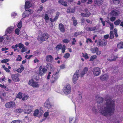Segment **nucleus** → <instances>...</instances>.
I'll use <instances>...</instances> for the list:
<instances>
[{
    "label": "nucleus",
    "mask_w": 123,
    "mask_h": 123,
    "mask_svg": "<svg viewBox=\"0 0 123 123\" xmlns=\"http://www.w3.org/2000/svg\"><path fill=\"white\" fill-rule=\"evenodd\" d=\"M59 3L60 4L66 6L67 5V3L63 0H59L58 1Z\"/></svg>",
    "instance_id": "33"
},
{
    "label": "nucleus",
    "mask_w": 123,
    "mask_h": 123,
    "mask_svg": "<svg viewBox=\"0 0 123 123\" xmlns=\"http://www.w3.org/2000/svg\"><path fill=\"white\" fill-rule=\"evenodd\" d=\"M79 72V71L78 70H77L73 76L72 81L74 84L76 83L77 81L78 78V73Z\"/></svg>",
    "instance_id": "11"
},
{
    "label": "nucleus",
    "mask_w": 123,
    "mask_h": 123,
    "mask_svg": "<svg viewBox=\"0 0 123 123\" xmlns=\"http://www.w3.org/2000/svg\"><path fill=\"white\" fill-rule=\"evenodd\" d=\"M59 27L60 31L62 32H64L65 31V28L64 25L62 24H59Z\"/></svg>",
    "instance_id": "25"
},
{
    "label": "nucleus",
    "mask_w": 123,
    "mask_h": 123,
    "mask_svg": "<svg viewBox=\"0 0 123 123\" xmlns=\"http://www.w3.org/2000/svg\"><path fill=\"white\" fill-rule=\"evenodd\" d=\"M110 28L111 30H112L114 28L113 24L112 23H110Z\"/></svg>",
    "instance_id": "61"
},
{
    "label": "nucleus",
    "mask_w": 123,
    "mask_h": 123,
    "mask_svg": "<svg viewBox=\"0 0 123 123\" xmlns=\"http://www.w3.org/2000/svg\"><path fill=\"white\" fill-rule=\"evenodd\" d=\"M43 113V111L42 110H39L38 109H36L34 112L33 116L35 117H40Z\"/></svg>",
    "instance_id": "4"
},
{
    "label": "nucleus",
    "mask_w": 123,
    "mask_h": 123,
    "mask_svg": "<svg viewBox=\"0 0 123 123\" xmlns=\"http://www.w3.org/2000/svg\"><path fill=\"white\" fill-rule=\"evenodd\" d=\"M22 93L21 92H19L17 96V97L20 99H21L22 98Z\"/></svg>",
    "instance_id": "45"
},
{
    "label": "nucleus",
    "mask_w": 123,
    "mask_h": 123,
    "mask_svg": "<svg viewBox=\"0 0 123 123\" xmlns=\"http://www.w3.org/2000/svg\"><path fill=\"white\" fill-rule=\"evenodd\" d=\"M5 36L6 37V39L8 40H10L13 39V38L12 36L11 35H7V36Z\"/></svg>",
    "instance_id": "31"
},
{
    "label": "nucleus",
    "mask_w": 123,
    "mask_h": 123,
    "mask_svg": "<svg viewBox=\"0 0 123 123\" xmlns=\"http://www.w3.org/2000/svg\"><path fill=\"white\" fill-rule=\"evenodd\" d=\"M109 14L111 15L112 16L116 17L119 15L120 13L119 11L117 10H112L111 13H109Z\"/></svg>",
    "instance_id": "15"
},
{
    "label": "nucleus",
    "mask_w": 123,
    "mask_h": 123,
    "mask_svg": "<svg viewBox=\"0 0 123 123\" xmlns=\"http://www.w3.org/2000/svg\"><path fill=\"white\" fill-rule=\"evenodd\" d=\"M67 11L68 13H73L74 12V10L73 9L68 8Z\"/></svg>",
    "instance_id": "36"
},
{
    "label": "nucleus",
    "mask_w": 123,
    "mask_h": 123,
    "mask_svg": "<svg viewBox=\"0 0 123 123\" xmlns=\"http://www.w3.org/2000/svg\"><path fill=\"white\" fill-rule=\"evenodd\" d=\"M65 48L66 46L65 45H63L62 46V48H61L62 50V53H63L65 52Z\"/></svg>",
    "instance_id": "59"
},
{
    "label": "nucleus",
    "mask_w": 123,
    "mask_h": 123,
    "mask_svg": "<svg viewBox=\"0 0 123 123\" xmlns=\"http://www.w3.org/2000/svg\"><path fill=\"white\" fill-rule=\"evenodd\" d=\"M22 58L20 55H18L17 57V58L16 60L18 61H21Z\"/></svg>",
    "instance_id": "56"
},
{
    "label": "nucleus",
    "mask_w": 123,
    "mask_h": 123,
    "mask_svg": "<svg viewBox=\"0 0 123 123\" xmlns=\"http://www.w3.org/2000/svg\"><path fill=\"white\" fill-rule=\"evenodd\" d=\"M53 60V56L51 55H48L46 57V60L49 62H52Z\"/></svg>",
    "instance_id": "19"
},
{
    "label": "nucleus",
    "mask_w": 123,
    "mask_h": 123,
    "mask_svg": "<svg viewBox=\"0 0 123 123\" xmlns=\"http://www.w3.org/2000/svg\"><path fill=\"white\" fill-rule=\"evenodd\" d=\"M43 17L44 19H45V22L46 23H47L49 19V17L48 15L47 14H45V15H44Z\"/></svg>",
    "instance_id": "35"
},
{
    "label": "nucleus",
    "mask_w": 123,
    "mask_h": 123,
    "mask_svg": "<svg viewBox=\"0 0 123 123\" xmlns=\"http://www.w3.org/2000/svg\"><path fill=\"white\" fill-rule=\"evenodd\" d=\"M12 26L9 27L6 29L5 31V34L4 36H7V35L9 34L12 32L13 29Z\"/></svg>",
    "instance_id": "14"
},
{
    "label": "nucleus",
    "mask_w": 123,
    "mask_h": 123,
    "mask_svg": "<svg viewBox=\"0 0 123 123\" xmlns=\"http://www.w3.org/2000/svg\"><path fill=\"white\" fill-rule=\"evenodd\" d=\"M24 69V68L23 65H22L20 66V68L18 69L17 71L19 73H21Z\"/></svg>",
    "instance_id": "34"
},
{
    "label": "nucleus",
    "mask_w": 123,
    "mask_h": 123,
    "mask_svg": "<svg viewBox=\"0 0 123 123\" xmlns=\"http://www.w3.org/2000/svg\"><path fill=\"white\" fill-rule=\"evenodd\" d=\"M29 96L28 95H25L24 96H23L22 98V100H26L28 98Z\"/></svg>",
    "instance_id": "39"
},
{
    "label": "nucleus",
    "mask_w": 123,
    "mask_h": 123,
    "mask_svg": "<svg viewBox=\"0 0 123 123\" xmlns=\"http://www.w3.org/2000/svg\"><path fill=\"white\" fill-rule=\"evenodd\" d=\"M44 106L45 108L48 109H50L52 107V105L49 99L46 100L44 103Z\"/></svg>",
    "instance_id": "13"
},
{
    "label": "nucleus",
    "mask_w": 123,
    "mask_h": 123,
    "mask_svg": "<svg viewBox=\"0 0 123 123\" xmlns=\"http://www.w3.org/2000/svg\"><path fill=\"white\" fill-rule=\"evenodd\" d=\"M106 44V41L102 39L99 40L97 44L99 46H105Z\"/></svg>",
    "instance_id": "16"
},
{
    "label": "nucleus",
    "mask_w": 123,
    "mask_h": 123,
    "mask_svg": "<svg viewBox=\"0 0 123 123\" xmlns=\"http://www.w3.org/2000/svg\"><path fill=\"white\" fill-rule=\"evenodd\" d=\"M96 29L95 27H90L86 28V30L88 31H92L95 30Z\"/></svg>",
    "instance_id": "29"
},
{
    "label": "nucleus",
    "mask_w": 123,
    "mask_h": 123,
    "mask_svg": "<svg viewBox=\"0 0 123 123\" xmlns=\"http://www.w3.org/2000/svg\"><path fill=\"white\" fill-rule=\"evenodd\" d=\"M0 87H1L2 88L5 89L6 91L8 90L6 86L4 84L3 85L0 84Z\"/></svg>",
    "instance_id": "37"
},
{
    "label": "nucleus",
    "mask_w": 123,
    "mask_h": 123,
    "mask_svg": "<svg viewBox=\"0 0 123 123\" xmlns=\"http://www.w3.org/2000/svg\"><path fill=\"white\" fill-rule=\"evenodd\" d=\"M21 121L18 120H16L12 121L11 123H20Z\"/></svg>",
    "instance_id": "55"
},
{
    "label": "nucleus",
    "mask_w": 123,
    "mask_h": 123,
    "mask_svg": "<svg viewBox=\"0 0 123 123\" xmlns=\"http://www.w3.org/2000/svg\"><path fill=\"white\" fill-rule=\"evenodd\" d=\"M49 112L48 111L44 113V116L46 118L49 115Z\"/></svg>",
    "instance_id": "57"
},
{
    "label": "nucleus",
    "mask_w": 123,
    "mask_h": 123,
    "mask_svg": "<svg viewBox=\"0 0 123 123\" xmlns=\"http://www.w3.org/2000/svg\"><path fill=\"white\" fill-rule=\"evenodd\" d=\"M117 47L119 49H123V42H119L117 45Z\"/></svg>",
    "instance_id": "27"
},
{
    "label": "nucleus",
    "mask_w": 123,
    "mask_h": 123,
    "mask_svg": "<svg viewBox=\"0 0 123 123\" xmlns=\"http://www.w3.org/2000/svg\"><path fill=\"white\" fill-rule=\"evenodd\" d=\"M59 71L56 72L55 74H53L52 75L51 79V81L52 83H53L55 82L58 78V74Z\"/></svg>",
    "instance_id": "12"
},
{
    "label": "nucleus",
    "mask_w": 123,
    "mask_h": 123,
    "mask_svg": "<svg viewBox=\"0 0 123 123\" xmlns=\"http://www.w3.org/2000/svg\"><path fill=\"white\" fill-rule=\"evenodd\" d=\"M62 45L61 44H59L57 45L56 48V49L57 50H59L61 49Z\"/></svg>",
    "instance_id": "50"
},
{
    "label": "nucleus",
    "mask_w": 123,
    "mask_h": 123,
    "mask_svg": "<svg viewBox=\"0 0 123 123\" xmlns=\"http://www.w3.org/2000/svg\"><path fill=\"white\" fill-rule=\"evenodd\" d=\"M25 10V11L22 15V16L23 18H25L28 16L33 12V10L31 9H29L28 10Z\"/></svg>",
    "instance_id": "10"
},
{
    "label": "nucleus",
    "mask_w": 123,
    "mask_h": 123,
    "mask_svg": "<svg viewBox=\"0 0 123 123\" xmlns=\"http://www.w3.org/2000/svg\"><path fill=\"white\" fill-rule=\"evenodd\" d=\"M82 98V96L81 95L79 96L78 97H77L76 98V101L78 102H80Z\"/></svg>",
    "instance_id": "49"
},
{
    "label": "nucleus",
    "mask_w": 123,
    "mask_h": 123,
    "mask_svg": "<svg viewBox=\"0 0 123 123\" xmlns=\"http://www.w3.org/2000/svg\"><path fill=\"white\" fill-rule=\"evenodd\" d=\"M46 67L48 69L52 71H53L54 70V68L53 66L50 63H48L46 66Z\"/></svg>",
    "instance_id": "21"
},
{
    "label": "nucleus",
    "mask_w": 123,
    "mask_h": 123,
    "mask_svg": "<svg viewBox=\"0 0 123 123\" xmlns=\"http://www.w3.org/2000/svg\"><path fill=\"white\" fill-rule=\"evenodd\" d=\"M49 36L47 33L42 34L40 37V40L42 41H46L49 37Z\"/></svg>",
    "instance_id": "9"
},
{
    "label": "nucleus",
    "mask_w": 123,
    "mask_h": 123,
    "mask_svg": "<svg viewBox=\"0 0 123 123\" xmlns=\"http://www.w3.org/2000/svg\"><path fill=\"white\" fill-rule=\"evenodd\" d=\"M7 96H6V94L4 92H0V98L2 100H7Z\"/></svg>",
    "instance_id": "17"
},
{
    "label": "nucleus",
    "mask_w": 123,
    "mask_h": 123,
    "mask_svg": "<svg viewBox=\"0 0 123 123\" xmlns=\"http://www.w3.org/2000/svg\"><path fill=\"white\" fill-rule=\"evenodd\" d=\"M17 14L16 12H12L11 13V16L12 17L14 18L17 16Z\"/></svg>",
    "instance_id": "48"
},
{
    "label": "nucleus",
    "mask_w": 123,
    "mask_h": 123,
    "mask_svg": "<svg viewBox=\"0 0 123 123\" xmlns=\"http://www.w3.org/2000/svg\"><path fill=\"white\" fill-rule=\"evenodd\" d=\"M105 104L99 106L98 109L100 112L105 116H110L113 113L115 110V105L114 102L110 98L106 99Z\"/></svg>",
    "instance_id": "1"
},
{
    "label": "nucleus",
    "mask_w": 123,
    "mask_h": 123,
    "mask_svg": "<svg viewBox=\"0 0 123 123\" xmlns=\"http://www.w3.org/2000/svg\"><path fill=\"white\" fill-rule=\"evenodd\" d=\"M12 78L13 80L16 82H18L19 81V79L17 74H13L12 75Z\"/></svg>",
    "instance_id": "18"
},
{
    "label": "nucleus",
    "mask_w": 123,
    "mask_h": 123,
    "mask_svg": "<svg viewBox=\"0 0 123 123\" xmlns=\"http://www.w3.org/2000/svg\"><path fill=\"white\" fill-rule=\"evenodd\" d=\"M24 109L23 110L21 109H17L15 111V112L18 113H21L24 111L25 114H29L32 111V107L30 105H25L24 106Z\"/></svg>",
    "instance_id": "2"
},
{
    "label": "nucleus",
    "mask_w": 123,
    "mask_h": 123,
    "mask_svg": "<svg viewBox=\"0 0 123 123\" xmlns=\"http://www.w3.org/2000/svg\"><path fill=\"white\" fill-rule=\"evenodd\" d=\"M110 38L111 39H112L114 37V34L112 31H111L110 33Z\"/></svg>",
    "instance_id": "51"
},
{
    "label": "nucleus",
    "mask_w": 123,
    "mask_h": 123,
    "mask_svg": "<svg viewBox=\"0 0 123 123\" xmlns=\"http://www.w3.org/2000/svg\"><path fill=\"white\" fill-rule=\"evenodd\" d=\"M20 31V30L19 29L17 28L15 30V33L17 35H19V34Z\"/></svg>",
    "instance_id": "52"
},
{
    "label": "nucleus",
    "mask_w": 123,
    "mask_h": 123,
    "mask_svg": "<svg viewBox=\"0 0 123 123\" xmlns=\"http://www.w3.org/2000/svg\"><path fill=\"white\" fill-rule=\"evenodd\" d=\"M81 34V33L79 32H75L74 34V36L76 37L77 36L80 35Z\"/></svg>",
    "instance_id": "63"
},
{
    "label": "nucleus",
    "mask_w": 123,
    "mask_h": 123,
    "mask_svg": "<svg viewBox=\"0 0 123 123\" xmlns=\"http://www.w3.org/2000/svg\"><path fill=\"white\" fill-rule=\"evenodd\" d=\"M113 16H112L111 15H110V14H109L107 17V18L108 19H109L110 17V19L111 21H114L116 19L115 17H113Z\"/></svg>",
    "instance_id": "28"
},
{
    "label": "nucleus",
    "mask_w": 123,
    "mask_h": 123,
    "mask_svg": "<svg viewBox=\"0 0 123 123\" xmlns=\"http://www.w3.org/2000/svg\"><path fill=\"white\" fill-rule=\"evenodd\" d=\"M22 23L21 22H20L18 23L17 26L18 28H21L22 27Z\"/></svg>",
    "instance_id": "58"
},
{
    "label": "nucleus",
    "mask_w": 123,
    "mask_h": 123,
    "mask_svg": "<svg viewBox=\"0 0 123 123\" xmlns=\"http://www.w3.org/2000/svg\"><path fill=\"white\" fill-rule=\"evenodd\" d=\"M9 60L8 59H3L1 61V62L2 63H6L8 62Z\"/></svg>",
    "instance_id": "53"
},
{
    "label": "nucleus",
    "mask_w": 123,
    "mask_h": 123,
    "mask_svg": "<svg viewBox=\"0 0 123 123\" xmlns=\"http://www.w3.org/2000/svg\"><path fill=\"white\" fill-rule=\"evenodd\" d=\"M97 58V56L96 55H94L91 56L90 60V61H92Z\"/></svg>",
    "instance_id": "38"
},
{
    "label": "nucleus",
    "mask_w": 123,
    "mask_h": 123,
    "mask_svg": "<svg viewBox=\"0 0 123 123\" xmlns=\"http://www.w3.org/2000/svg\"><path fill=\"white\" fill-rule=\"evenodd\" d=\"M100 20L101 21V22L102 23L103 25V26H105V22L103 20V19L102 18H100Z\"/></svg>",
    "instance_id": "62"
},
{
    "label": "nucleus",
    "mask_w": 123,
    "mask_h": 123,
    "mask_svg": "<svg viewBox=\"0 0 123 123\" xmlns=\"http://www.w3.org/2000/svg\"><path fill=\"white\" fill-rule=\"evenodd\" d=\"M103 2V0H95L94 1L95 4L98 5H101Z\"/></svg>",
    "instance_id": "30"
},
{
    "label": "nucleus",
    "mask_w": 123,
    "mask_h": 123,
    "mask_svg": "<svg viewBox=\"0 0 123 123\" xmlns=\"http://www.w3.org/2000/svg\"><path fill=\"white\" fill-rule=\"evenodd\" d=\"M120 20L118 19L115 21L114 22V24L116 25H118L120 23Z\"/></svg>",
    "instance_id": "47"
},
{
    "label": "nucleus",
    "mask_w": 123,
    "mask_h": 123,
    "mask_svg": "<svg viewBox=\"0 0 123 123\" xmlns=\"http://www.w3.org/2000/svg\"><path fill=\"white\" fill-rule=\"evenodd\" d=\"M62 42L65 43H67L69 42V40L67 39H65L62 40Z\"/></svg>",
    "instance_id": "60"
},
{
    "label": "nucleus",
    "mask_w": 123,
    "mask_h": 123,
    "mask_svg": "<svg viewBox=\"0 0 123 123\" xmlns=\"http://www.w3.org/2000/svg\"><path fill=\"white\" fill-rule=\"evenodd\" d=\"M72 19L74 25V26H75L77 24V21L75 20V18L74 17H72Z\"/></svg>",
    "instance_id": "41"
},
{
    "label": "nucleus",
    "mask_w": 123,
    "mask_h": 123,
    "mask_svg": "<svg viewBox=\"0 0 123 123\" xmlns=\"http://www.w3.org/2000/svg\"><path fill=\"white\" fill-rule=\"evenodd\" d=\"M98 48H94L92 49L91 51L93 53H96V51L98 50Z\"/></svg>",
    "instance_id": "46"
},
{
    "label": "nucleus",
    "mask_w": 123,
    "mask_h": 123,
    "mask_svg": "<svg viewBox=\"0 0 123 123\" xmlns=\"http://www.w3.org/2000/svg\"><path fill=\"white\" fill-rule=\"evenodd\" d=\"M16 105L14 101H10L6 103L5 104L6 108H10L15 107Z\"/></svg>",
    "instance_id": "5"
},
{
    "label": "nucleus",
    "mask_w": 123,
    "mask_h": 123,
    "mask_svg": "<svg viewBox=\"0 0 123 123\" xmlns=\"http://www.w3.org/2000/svg\"><path fill=\"white\" fill-rule=\"evenodd\" d=\"M24 47H25L24 45L22 43H19L18 44V47L20 49H21Z\"/></svg>",
    "instance_id": "54"
},
{
    "label": "nucleus",
    "mask_w": 123,
    "mask_h": 123,
    "mask_svg": "<svg viewBox=\"0 0 123 123\" xmlns=\"http://www.w3.org/2000/svg\"><path fill=\"white\" fill-rule=\"evenodd\" d=\"M117 57V56H116L112 55L111 56L110 58H108L107 60L108 61L110 62L116 60Z\"/></svg>",
    "instance_id": "23"
},
{
    "label": "nucleus",
    "mask_w": 123,
    "mask_h": 123,
    "mask_svg": "<svg viewBox=\"0 0 123 123\" xmlns=\"http://www.w3.org/2000/svg\"><path fill=\"white\" fill-rule=\"evenodd\" d=\"M92 72L93 75L95 76L98 75L101 73V70L98 67L94 68L92 70Z\"/></svg>",
    "instance_id": "7"
},
{
    "label": "nucleus",
    "mask_w": 123,
    "mask_h": 123,
    "mask_svg": "<svg viewBox=\"0 0 123 123\" xmlns=\"http://www.w3.org/2000/svg\"><path fill=\"white\" fill-rule=\"evenodd\" d=\"M32 4L29 1H26L25 5V10L30 8Z\"/></svg>",
    "instance_id": "20"
},
{
    "label": "nucleus",
    "mask_w": 123,
    "mask_h": 123,
    "mask_svg": "<svg viewBox=\"0 0 123 123\" xmlns=\"http://www.w3.org/2000/svg\"><path fill=\"white\" fill-rule=\"evenodd\" d=\"M47 71V69L45 67H43L42 66H40L39 68V74L40 75H43Z\"/></svg>",
    "instance_id": "8"
},
{
    "label": "nucleus",
    "mask_w": 123,
    "mask_h": 123,
    "mask_svg": "<svg viewBox=\"0 0 123 123\" xmlns=\"http://www.w3.org/2000/svg\"><path fill=\"white\" fill-rule=\"evenodd\" d=\"M28 84L34 88L38 87L39 86V85L38 84V82L34 81L33 79L30 80Z\"/></svg>",
    "instance_id": "6"
},
{
    "label": "nucleus",
    "mask_w": 123,
    "mask_h": 123,
    "mask_svg": "<svg viewBox=\"0 0 123 123\" xmlns=\"http://www.w3.org/2000/svg\"><path fill=\"white\" fill-rule=\"evenodd\" d=\"M108 76L106 74L102 75L100 77V79L103 81L106 80L108 79Z\"/></svg>",
    "instance_id": "24"
},
{
    "label": "nucleus",
    "mask_w": 123,
    "mask_h": 123,
    "mask_svg": "<svg viewBox=\"0 0 123 123\" xmlns=\"http://www.w3.org/2000/svg\"><path fill=\"white\" fill-rule=\"evenodd\" d=\"M64 93L66 94H68L70 93L71 91V87L69 84H67L65 85L63 89Z\"/></svg>",
    "instance_id": "3"
},
{
    "label": "nucleus",
    "mask_w": 123,
    "mask_h": 123,
    "mask_svg": "<svg viewBox=\"0 0 123 123\" xmlns=\"http://www.w3.org/2000/svg\"><path fill=\"white\" fill-rule=\"evenodd\" d=\"M113 3L115 4H118L120 1V0H112Z\"/></svg>",
    "instance_id": "43"
},
{
    "label": "nucleus",
    "mask_w": 123,
    "mask_h": 123,
    "mask_svg": "<svg viewBox=\"0 0 123 123\" xmlns=\"http://www.w3.org/2000/svg\"><path fill=\"white\" fill-rule=\"evenodd\" d=\"M88 70V68L87 67L85 68L83 71L80 74V76L82 77L86 73H87Z\"/></svg>",
    "instance_id": "22"
},
{
    "label": "nucleus",
    "mask_w": 123,
    "mask_h": 123,
    "mask_svg": "<svg viewBox=\"0 0 123 123\" xmlns=\"http://www.w3.org/2000/svg\"><path fill=\"white\" fill-rule=\"evenodd\" d=\"M70 55V54L68 53H66L64 55V57L65 59H67L69 57Z\"/></svg>",
    "instance_id": "44"
},
{
    "label": "nucleus",
    "mask_w": 123,
    "mask_h": 123,
    "mask_svg": "<svg viewBox=\"0 0 123 123\" xmlns=\"http://www.w3.org/2000/svg\"><path fill=\"white\" fill-rule=\"evenodd\" d=\"M77 120V118L74 117H70L69 120V123H76Z\"/></svg>",
    "instance_id": "26"
},
{
    "label": "nucleus",
    "mask_w": 123,
    "mask_h": 123,
    "mask_svg": "<svg viewBox=\"0 0 123 123\" xmlns=\"http://www.w3.org/2000/svg\"><path fill=\"white\" fill-rule=\"evenodd\" d=\"M91 15V13L90 12H88L87 13L85 14L82 13L81 14V15L83 17H89Z\"/></svg>",
    "instance_id": "32"
},
{
    "label": "nucleus",
    "mask_w": 123,
    "mask_h": 123,
    "mask_svg": "<svg viewBox=\"0 0 123 123\" xmlns=\"http://www.w3.org/2000/svg\"><path fill=\"white\" fill-rule=\"evenodd\" d=\"M72 45L75 44L76 42V41L75 40V38H73L72 39Z\"/></svg>",
    "instance_id": "64"
},
{
    "label": "nucleus",
    "mask_w": 123,
    "mask_h": 123,
    "mask_svg": "<svg viewBox=\"0 0 123 123\" xmlns=\"http://www.w3.org/2000/svg\"><path fill=\"white\" fill-rule=\"evenodd\" d=\"M82 56L83 57H84L85 59H87L89 57L88 56L87 54L85 53V54H84V53H82Z\"/></svg>",
    "instance_id": "42"
},
{
    "label": "nucleus",
    "mask_w": 123,
    "mask_h": 123,
    "mask_svg": "<svg viewBox=\"0 0 123 123\" xmlns=\"http://www.w3.org/2000/svg\"><path fill=\"white\" fill-rule=\"evenodd\" d=\"M103 100V99L102 97H99L98 98L97 100V102L99 104L101 103Z\"/></svg>",
    "instance_id": "40"
}]
</instances>
